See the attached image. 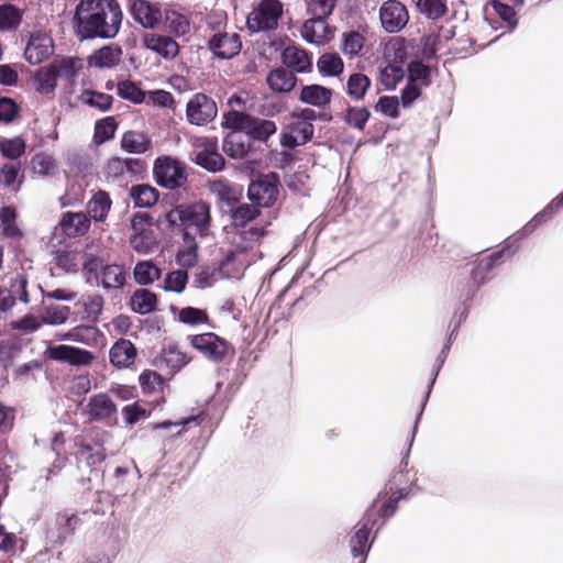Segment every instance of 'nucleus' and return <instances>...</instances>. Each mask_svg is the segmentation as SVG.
Here are the masks:
<instances>
[{
	"instance_id": "obj_5",
	"label": "nucleus",
	"mask_w": 563,
	"mask_h": 563,
	"mask_svg": "<svg viewBox=\"0 0 563 563\" xmlns=\"http://www.w3.org/2000/svg\"><path fill=\"white\" fill-rule=\"evenodd\" d=\"M224 125L231 130L243 131L247 139L258 142H267L277 131L274 121L235 110L224 115Z\"/></svg>"
},
{
	"instance_id": "obj_29",
	"label": "nucleus",
	"mask_w": 563,
	"mask_h": 563,
	"mask_svg": "<svg viewBox=\"0 0 563 563\" xmlns=\"http://www.w3.org/2000/svg\"><path fill=\"white\" fill-rule=\"evenodd\" d=\"M298 98L302 103L323 108L331 102L332 90L321 85L311 84L301 88Z\"/></svg>"
},
{
	"instance_id": "obj_21",
	"label": "nucleus",
	"mask_w": 563,
	"mask_h": 563,
	"mask_svg": "<svg viewBox=\"0 0 563 563\" xmlns=\"http://www.w3.org/2000/svg\"><path fill=\"white\" fill-rule=\"evenodd\" d=\"M232 246L240 253L252 250L264 236L265 231L257 223L247 227L233 228Z\"/></svg>"
},
{
	"instance_id": "obj_26",
	"label": "nucleus",
	"mask_w": 563,
	"mask_h": 563,
	"mask_svg": "<svg viewBox=\"0 0 563 563\" xmlns=\"http://www.w3.org/2000/svg\"><path fill=\"white\" fill-rule=\"evenodd\" d=\"M122 54L121 46L112 43L95 51L88 57V65L96 68H112L120 63Z\"/></svg>"
},
{
	"instance_id": "obj_11",
	"label": "nucleus",
	"mask_w": 563,
	"mask_h": 563,
	"mask_svg": "<svg viewBox=\"0 0 563 563\" xmlns=\"http://www.w3.org/2000/svg\"><path fill=\"white\" fill-rule=\"evenodd\" d=\"M218 108L214 100L202 93H195L186 106L187 121L192 125H206L214 120Z\"/></svg>"
},
{
	"instance_id": "obj_51",
	"label": "nucleus",
	"mask_w": 563,
	"mask_h": 563,
	"mask_svg": "<svg viewBox=\"0 0 563 563\" xmlns=\"http://www.w3.org/2000/svg\"><path fill=\"white\" fill-rule=\"evenodd\" d=\"M117 91L122 99L129 100L135 104L142 103L146 99V92L131 80L118 82Z\"/></svg>"
},
{
	"instance_id": "obj_43",
	"label": "nucleus",
	"mask_w": 563,
	"mask_h": 563,
	"mask_svg": "<svg viewBox=\"0 0 563 563\" xmlns=\"http://www.w3.org/2000/svg\"><path fill=\"white\" fill-rule=\"evenodd\" d=\"M317 68L323 76L336 77L342 74L344 64L339 54L323 53L317 62Z\"/></svg>"
},
{
	"instance_id": "obj_40",
	"label": "nucleus",
	"mask_w": 563,
	"mask_h": 563,
	"mask_svg": "<svg viewBox=\"0 0 563 563\" xmlns=\"http://www.w3.org/2000/svg\"><path fill=\"white\" fill-rule=\"evenodd\" d=\"M130 197L135 207L150 208L157 202L159 192L156 188L147 184H140L131 188Z\"/></svg>"
},
{
	"instance_id": "obj_57",
	"label": "nucleus",
	"mask_w": 563,
	"mask_h": 563,
	"mask_svg": "<svg viewBox=\"0 0 563 563\" xmlns=\"http://www.w3.org/2000/svg\"><path fill=\"white\" fill-rule=\"evenodd\" d=\"M307 10L312 18L325 20L336 5V0H306Z\"/></svg>"
},
{
	"instance_id": "obj_25",
	"label": "nucleus",
	"mask_w": 563,
	"mask_h": 563,
	"mask_svg": "<svg viewBox=\"0 0 563 563\" xmlns=\"http://www.w3.org/2000/svg\"><path fill=\"white\" fill-rule=\"evenodd\" d=\"M136 347L126 339H119L109 351L110 363L117 368L130 367L136 358Z\"/></svg>"
},
{
	"instance_id": "obj_50",
	"label": "nucleus",
	"mask_w": 563,
	"mask_h": 563,
	"mask_svg": "<svg viewBox=\"0 0 563 563\" xmlns=\"http://www.w3.org/2000/svg\"><path fill=\"white\" fill-rule=\"evenodd\" d=\"M156 244L152 230H141L130 238L131 247L140 254H148Z\"/></svg>"
},
{
	"instance_id": "obj_24",
	"label": "nucleus",
	"mask_w": 563,
	"mask_h": 563,
	"mask_svg": "<svg viewBox=\"0 0 563 563\" xmlns=\"http://www.w3.org/2000/svg\"><path fill=\"white\" fill-rule=\"evenodd\" d=\"M210 192L228 207L236 205L243 195L241 185L231 183L227 179H217L209 183Z\"/></svg>"
},
{
	"instance_id": "obj_45",
	"label": "nucleus",
	"mask_w": 563,
	"mask_h": 563,
	"mask_svg": "<svg viewBox=\"0 0 563 563\" xmlns=\"http://www.w3.org/2000/svg\"><path fill=\"white\" fill-rule=\"evenodd\" d=\"M78 100L91 108H96L100 111H107L111 108L113 98L108 93L85 89L78 97Z\"/></svg>"
},
{
	"instance_id": "obj_7",
	"label": "nucleus",
	"mask_w": 563,
	"mask_h": 563,
	"mask_svg": "<svg viewBox=\"0 0 563 563\" xmlns=\"http://www.w3.org/2000/svg\"><path fill=\"white\" fill-rule=\"evenodd\" d=\"M279 177L275 173L260 176L247 188V197L251 202L260 208H269L277 200L279 194Z\"/></svg>"
},
{
	"instance_id": "obj_19",
	"label": "nucleus",
	"mask_w": 563,
	"mask_h": 563,
	"mask_svg": "<svg viewBox=\"0 0 563 563\" xmlns=\"http://www.w3.org/2000/svg\"><path fill=\"white\" fill-rule=\"evenodd\" d=\"M142 169V162L137 158L112 157L107 163V177L109 179L126 183Z\"/></svg>"
},
{
	"instance_id": "obj_9",
	"label": "nucleus",
	"mask_w": 563,
	"mask_h": 563,
	"mask_svg": "<svg viewBox=\"0 0 563 563\" xmlns=\"http://www.w3.org/2000/svg\"><path fill=\"white\" fill-rule=\"evenodd\" d=\"M195 163L210 173L224 168V157L219 153L218 142L214 137H200L194 144Z\"/></svg>"
},
{
	"instance_id": "obj_35",
	"label": "nucleus",
	"mask_w": 563,
	"mask_h": 563,
	"mask_svg": "<svg viewBox=\"0 0 563 563\" xmlns=\"http://www.w3.org/2000/svg\"><path fill=\"white\" fill-rule=\"evenodd\" d=\"M131 309L139 314H147L156 309L157 297L148 289H136L130 298Z\"/></svg>"
},
{
	"instance_id": "obj_60",
	"label": "nucleus",
	"mask_w": 563,
	"mask_h": 563,
	"mask_svg": "<svg viewBox=\"0 0 563 563\" xmlns=\"http://www.w3.org/2000/svg\"><path fill=\"white\" fill-rule=\"evenodd\" d=\"M0 221L3 228V233L10 238H18L21 235L19 228L15 225V211L11 207H2L0 210Z\"/></svg>"
},
{
	"instance_id": "obj_27",
	"label": "nucleus",
	"mask_w": 563,
	"mask_h": 563,
	"mask_svg": "<svg viewBox=\"0 0 563 563\" xmlns=\"http://www.w3.org/2000/svg\"><path fill=\"white\" fill-rule=\"evenodd\" d=\"M62 231L68 238L84 235L90 228V218L84 212H65L59 221Z\"/></svg>"
},
{
	"instance_id": "obj_41",
	"label": "nucleus",
	"mask_w": 563,
	"mask_h": 563,
	"mask_svg": "<svg viewBox=\"0 0 563 563\" xmlns=\"http://www.w3.org/2000/svg\"><path fill=\"white\" fill-rule=\"evenodd\" d=\"M563 207V196L560 194L555 197L541 212L537 213L534 218L528 222L522 232L519 233L520 238L532 233L541 223L545 222L553 213Z\"/></svg>"
},
{
	"instance_id": "obj_16",
	"label": "nucleus",
	"mask_w": 563,
	"mask_h": 563,
	"mask_svg": "<svg viewBox=\"0 0 563 563\" xmlns=\"http://www.w3.org/2000/svg\"><path fill=\"white\" fill-rule=\"evenodd\" d=\"M53 53L52 38L42 32L32 33L24 49V58L31 65L41 64Z\"/></svg>"
},
{
	"instance_id": "obj_34",
	"label": "nucleus",
	"mask_w": 563,
	"mask_h": 563,
	"mask_svg": "<svg viewBox=\"0 0 563 563\" xmlns=\"http://www.w3.org/2000/svg\"><path fill=\"white\" fill-rule=\"evenodd\" d=\"M261 208L255 203H239L230 208L231 225L233 228L247 227L260 216Z\"/></svg>"
},
{
	"instance_id": "obj_48",
	"label": "nucleus",
	"mask_w": 563,
	"mask_h": 563,
	"mask_svg": "<svg viewBox=\"0 0 563 563\" xmlns=\"http://www.w3.org/2000/svg\"><path fill=\"white\" fill-rule=\"evenodd\" d=\"M369 87L371 80L366 75L362 73H354L347 79L346 92L351 98L361 100L364 98Z\"/></svg>"
},
{
	"instance_id": "obj_6",
	"label": "nucleus",
	"mask_w": 563,
	"mask_h": 563,
	"mask_svg": "<svg viewBox=\"0 0 563 563\" xmlns=\"http://www.w3.org/2000/svg\"><path fill=\"white\" fill-rule=\"evenodd\" d=\"M153 174L157 185L166 189H178L187 183L185 164L170 156L156 158Z\"/></svg>"
},
{
	"instance_id": "obj_61",
	"label": "nucleus",
	"mask_w": 563,
	"mask_h": 563,
	"mask_svg": "<svg viewBox=\"0 0 563 563\" xmlns=\"http://www.w3.org/2000/svg\"><path fill=\"white\" fill-rule=\"evenodd\" d=\"M25 151V143L21 137L5 139L0 142V152L10 159L19 158Z\"/></svg>"
},
{
	"instance_id": "obj_53",
	"label": "nucleus",
	"mask_w": 563,
	"mask_h": 563,
	"mask_svg": "<svg viewBox=\"0 0 563 563\" xmlns=\"http://www.w3.org/2000/svg\"><path fill=\"white\" fill-rule=\"evenodd\" d=\"M9 287H7V291L11 292L12 298L14 300L19 299L23 303L29 302V294L26 290L27 287V278L22 273H15L9 278Z\"/></svg>"
},
{
	"instance_id": "obj_15",
	"label": "nucleus",
	"mask_w": 563,
	"mask_h": 563,
	"mask_svg": "<svg viewBox=\"0 0 563 563\" xmlns=\"http://www.w3.org/2000/svg\"><path fill=\"white\" fill-rule=\"evenodd\" d=\"M51 360L68 363L69 365H89L95 356L91 352L71 345H53L46 350Z\"/></svg>"
},
{
	"instance_id": "obj_39",
	"label": "nucleus",
	"mask_w": 563,
	"mask_h": 563,
	"mask_svg": "<svg viewBox=\"0 0 563 563\" xmlns=\"http://www.w3.org/2000/svg\"><path fill=\"white\" fill-rule=\"evenodd\" d=\"M242 254L243 253H240L233 249L225 255L219 266V271L222 277H238L241 274L243 267L249 265V261L242 258Z\"/></svg>"
},
{
	"instance_id": "obj_54",
	"label": "nucleus",
	"mask_w": 563,
	"mask_h": 563,
	"mask_svg": "<svg viewBox=\"0 0 563 563\" xmlns=\"http://www.w3.org/2000/svg\"><path fill=\"white\" fill-rule=\"evenodd\" d=\"M85 258L77 251H60L55 256L57 267L70 273L76 272L79 264L82 265Z\"/></svg>"
},
{
	"instance_id": "obj_37",
	"label": "nucleus",
	"mask_w": 563,
	"mask_h": 563,
	"mask_svg": "<svg viewBox=\"0 0 563 563\" xmlns=\"http://www.w3.org/2000/svg\"><path fill=\"white\" fill-rule=\"evenodd\" d=\"M111 203L109 195L103 190H99L88 201L87 212L91 219L101 222L107 218Z\"/></svg>"
},
{
	"instance_id": "obj_56",
	"label": "nucleus",
	"mask_w": 563,
	"mask_h": 563,
	"mask_svg": "<svg viewBox=\"0 0 563 563\" xmlns=\"http://www.w3.org/2000/svg\"><path fill=\"white\" fill-rule=\"evenodd\" d=\"M405 70L399 65L388 64L380 70V82L387 90H393L402 80Z\"/></svg>"
},
{
	"instance_id": "obj_36",
	"label": "nucleus",
	"mask_w": 563,
	"mask_h": 563,
	"mask_svg": "<svg viewBox=\"0 0 563 563\" xmlns=\"http://www.w3.org/2000/svg\"><path fill=\"white\" fill-rule=\"evenodd\" d=\"M152 146L151 139L142 132L128 131L121 140V147L128 153L143 154Z\"/></svg>"
},
{
	"instance_id": "obj_22",
	"label": "nucleus",
	"mask_w": 563,
	"mask_h": 563,
	"mask_svg": "<svg viewBox=\"0 0 563 563\" xmlns=\"http://www.w3.org/2000/svg\"><path fill=\"white\" fill-rule=\"evenodd\" d=\"M518 247L511 250V245L507 243L500 251L486 256L481 260L477 265L472 269L471 278L474 284H484L487 279L488 274L500 262L504 256H511L517 252Z\"/></svg>"
},
{
	"instance_id": "obj_33",
	"label": "nucleus",
	"mask_w": 563,
	"mask_h": 563,
	"mask_svg": "<svg viewBox=\"0 0 563 563\" xmlns=\"http://www.w3.org/2000/svg\"><path fill=\"white\" fill-rule=\"evenodd\" d=\"M242 131L232 130L223 140L222 150L232 158H243L250 152V139L241 134Z\"/></svg>"
},
{
	"instance_id": "obj_46",
	"label": "nucleus",
	"mask_w": 563,
	"mask_h": 563,
	"mask_svg": "<svg viewBox=\"0 0 563 563\" xmlns=\"http://www.w3.org/2000/svg\"><path fill=\"white\" fill-rule=\"evenodd\" d=\"M404 497H406V495L401 489L393 493L388 498L384 500V497L382 494H379L369 510L373 512V508L378 507L377 514L379 517L384 519L390 518L397 510L398 501Z\"/></svg>"
},
{
	"instance_id": "obj_20",
	"label": "nucleus",
	"mask_w": 563,
	"mask_h": 563,
	"mask_svg": "<svg viewBox=\"0 0 563 563\" xmlns=\"http://www.w3.org/2000/svg\"><path fill=\"white\" fill-rule=\"evenodd\" d=\"M90 420L108 421L117 416V406L107 393L92 395L86 406Z\"/></svg>"
},
{
	"instance_id": "obj_4",
	"label": "nucleus",
	"mask_w": 563,
	"mask_h": 563,
	"mask_svg": "<svg viewBox=\"0 0 563 563\" xmlns=\"http://www.w3.org/2000/svg\"><path fill=\"white\" fill-rule=\"evenodd\" d=\"M82 269L88 283H95L108 292L122 289L126 282V274L121 265L106 263L95 255L85 256Z\"/></svg>"
},
{
	"instance_id": "obj_31",
	"label": "nucleus",
	"mask_w": 563,
	"mask_h": 563,
	"mask_svg": "<svg viewBox=\"0 0 563 563\" xmlns=\"http://www.w3.org/2000/svg\"><path fill=\"white\" fill-rule=\"evenodd\" d=\"M266 82L273 91L286 93L295 88L297 78L289 69L279 67L268 73Z\"/></svg>"
},
{
	"instance_id": "obj_28",
	"label": "nucleus",
	"mask_w": 563,
	"mask_h": 563,
	"mask_svg": "<svg viewBox=\"0 0 563 563\" xmlns=\"http://www.w3.org/2000/svg\"><path fill=\"white\" fill-rule=\"evenodd\" d=\"M283 64L292 73H309L312 67L308 53L297 46H287L282 53Z\"/></svg>"
},
{
	"instance_id": "obj_2",
	"label": "nucleus",
	"mask_w": 563,
	"mask_h": 563,
	"mask_svg": "<svg viewBox=\"0 0 563 563\" xmlns=\"http://www.w3.org/2000/svg\"><path fill=\"white\" fill-rule=\"evenodd\" d=\"M84 62L79 57H63L54 59L46 66L40 67L34 75L35 90L47 98H53L57 81H65L64 93L70 96L75 91V78L82 69Z\"/></svg>"
},
{
	"instance_id": "obj_44",
	"label": "nucleus",
	"mask_w": 563,
	"mask_h": 563,
	"mask_svg": "<svg viewBox=\"0 0 563 563\" xmlns=\"http://www.w3.org/2000/svg\"><path fill=\"white\" fill-rule=\"evenodd\" d=\"M104 298L99 294H92L85 297L82 300L84 317L88 323H96L103 311Z\"/></svg>"
},
{
	"instance_id": "obj_17",
	"label": "nucleus",
	"mask_w": 563,
	"mask_h": 563,
	"mask_svg": "<svg viewBox=\"0 0 563 563\" xmlns=\"http://www.w3.org/2000/svg\"><path fill=\"white\" fill-rule=\"evenodd\" d=\"M314 128L307 120H294L282 133L280 144L287 148H295L306 144L313 135Z\"/></svg>"
},
{
	"instance_id": "obj_49",
	"label": "nucleus",
	"mask_w": 563,
	"mask_h": 563,
	"mask_svg": "<svg viewBox=\"0 0 563 563\" xmlns=\"http://www.w3.org/2000/svg\"><path fill=\"white\" fill-rule=\"evenodd\" d=\"M22 20V11L13 4L0 5V30L10 31L16 29Z\"/></svg>"
},
{
	"instance_id": "obj_55",
	"label": "nucleus",
	"mask_w": 563,
	"mask_h": 563,
	"mask_svg": "<svg viewBox=\"0 0 563 563\" xmlns=\"http://www.w3.org/2000/svg\"><path fill=\"white\" fill-rule=\"evenodd\" d=\"M188 283V274L184 269H177L169 272L162 285V288L165 291H173L176 294H180L185 290L186 285Z\"/></svg>"
},
{
	"instance_id": "obj_30",
	"label": "nucleus",
	"mask_w": 563,
	"mask_h": 563,
	"mask_svg": "<svg viewBox=\"0 0 563 563\" xmlns=\"http://www.w3.org/2000/svg\"><path fill=\"white\" fill-rule=\"evenodd\" d=\"M190 358L186 353L181 352L175 345H169L168 347L163 349L159 357L156 360V365L159 368H168V374L173 375L188 364Z\"/></svg>"
},
{
	"instance_id": "obj_8",
	"label": "nucleus",
	"mask_w": 563,
	"mask_h": 563,
	"mask_svg": "<svg viewBox=\"0 0 563 563\" xmlns=\"http://www.w3.org/2000/svg\"><path fill=\"white\" fill-rule=\"evenodd\" d=\"M282 13L283 4L278 0H262L258 9L247 16V27L251 32L274 30Z\"/></svg>"
},
{
	"instance_id": "obj_62",
	"label": "nucleus",
	"mask_w": 563,
	"mask_h": 563,
	"mask_svg": "<svg viewBox=\"0 0 563 563\" xmlns=\"http://www.w3.org/2000/svg\"><path fill=\"white\" fill-rule=\"evenodd\" d=\"M99 330L95 325H78L73 328V342L91 345L96 342Z\"/></svg>"
},
{
	"instance_id": "obj_64",
	"label": "nucleus",
	"mask_w": 563,
	"mask_h": 563,
	"mask_svg": "<svg viewBox=\"0 0 563 563\" xmlns=\"http://www.w3.org/2000/svg\"><path fill=\"white\" fill-rule=\"evenodd\" d=\"M417 7L429 19H439L445 13V5L440 0H418Z\"/></svg>"
},
{
	"instance_id": "obj_13",
	"label": "nucleus",
	"mask_w": 563,
	"mask_h": 563,
	"mask_svg": "<svg viewBox=\"0 0 563 563\" xmlns=\"http://www.w3.org/2000/svg\"><path fill=\"white\" fill-rule=\"evenodd\" d=\"M376 522L375 515L372 514L371 510H367L364 518L358 521L354 531L350 537L349 545L351 550V554L354 559L362 558L365 559L374 539L369 542V532Z\"/></svg>"
},
{
	"instance_id": "obj_3",
	"label": "nucleus",
	"mask_w": 563,
	"mask_h": 563,
	"mask_svg": "<svg viewBox=\"0 0 563 563\" xmlns=\"http://www.w3.org/2000/svg\"><path fill=\"white\" fill-rule=\"evenodd\" d=\"M210 221V206L203 201L178 206L167 211L162 220L168 229L183 227L185 240H190L196 235L200 238L209 236Z\"/></svg>"
},
{
	"instance_id": "obj_63",
	"label": "nucleus",
	"mask_w": 563,
	"mask_h": 563,
	"mask_svg": "<svg viewBox=\"0 0 563 563\" xmlns=\"http://www.w3.org/2000/svg\"><path fill=\"white\" fill-rule=\"evenodd\" d=\"M371 113L363 107H351L345 114V122L357 130H363Z\"/></svg>"
},
{
	"instance_id": "obj_52",
	"label": "nucleus",
	"mask_w": 563,
	"mask_h": 563,
	"mask_svg": "<svg viewBox=\"0 0 563 563\" xmlns=\"http://www.w3.org/2000/svg\"><path fill=\"white\" fill-rule=\"evenodd\" d=\"M342 37L343 41L341 49L343 54L350 56L351 58L357 56L364 46V36L357 31H350L343 33Z\"/></svg>"
},
{
	"instance_id": "obj_32",
	"label": "nucleus",
	"mask_w": 563,
	"mask_h": 563,
	"mask_svg": "<svg viewBox=\"0 0 563 563\" xmlns=\"http://www.w3.org/2000/svg\"><path fill=\"white\" fill-rule=\"evenodd\" d=\"M146 47L166 59L176 57L179 53L178 43L169 36L152 34L145 38Z\"/></svg>"
},
{
	"instance_id": "obj_38",
	"label": "nucleus",
	"mask_w": 563,
	"mask_h": 563,
	"mask_svg": "<svg viewBox=\"0 0 563 563\" xmlns=\"http://www.w3.org/2000/svg\"><path fill=\"white\" fill-rule=\"evenodd\" d=\"M161 275L162 269L152 261H140L133 268V278L141 286L153 284L161 278Z\"/></svg>"
},
{
	"instance_id": "obj_23",
	"label": "nucleus",
	"mask_w": 563,
	"mask_h": 563,
	"mask_svg": "<svg viewBox=\"0 0 563 563\" xmlns=\"http://www.w3.org/2000/svg\"><path fill=\"white\" fill-rule=\"evenodd\" d=\"M130 12L134 21L146 29L155 27L162 19L159 9L145 0H132Z\"/></svg>"
},
{
	"instance_id": "obj_47",
	"label": "nucleus",
	"mask_w": 563,
	"mask_h": 563,
	"mask_svg": "<svg viewBox=\"0 0 563 563\" xmlns=\"http://www.w3.org/2000/svg\"><path fill=\"white\" fill-rule=\"evenodd\" d=\"M70 316V308L68 306L51 305L44 308L41 320L42 324L62 325L67 322Z\"/></svg>"
},
{
	"instance_id": "obj_59",
	"label": "nucleus",
	"mask_w": 563,
	"mask_h": 563,
	"mask_svg": "<svg viewBox=\"0 0 563 563\" xmlns=\"http://www.w3.org/2000/svg\"><path fill=\"white\" fill-rule=\"evenodd\" d=\"M178 320L185 324L198 325L207 323L209 318L205 310L195 307H185L178 311Z\"/></svg>"
},
{
	"instance_id": "obj_1",
	"label": "nucleus",
	"mask_w": 563,
	"mask_h": 563,
	"mask_svg": "<svg viewBox=\"0 0 563 563\" xmlns=\"http://www.w3.org/2000/svg\"><path fill=\"white\" fill-rule=\"evenodd\" d=\"M122 18L117 0H79L73 24L80 40L114 38L120 31Z\"/></svg>"
},
{
	"instance_id": "obj_42",
	"label": "nucleus",
	"mask_w": 563,
	"mask_h": 563,
	"mask_svg": "<svg viewBox=\"0 0 563 563\" xmlns=\"http://www.w3.org/2000/svg\"><path fill=\"white\" fill-rule=\"evenodd\" d=\"M327 29L325 20L310 18L302 24L301 36L306 42L317 44L324 38Z\"/></svg>"
},
{
	"instance_id": "obj_14",
	"label": "nucleus",
	"mask_w": 563,
	"mask_h": 563,
	"mask_svg": "<svg viewBox=\"0 0 563 563\" xmlns=\"http://www.w3.org/2000/svg\"><path fill=\"white\" fill-rule=\"evenodd\" d=\"M379 20L383 29L388 33L401 31L409 21L406 5L398 0H387L379 8Z\"/></svg>"
},
{
	"instance_id": "obj_10",
	"label": "nucleus",
	"mask_w": 563,
	"mask_h": 563,
	"mask_svg": "<svg viewBox=\"0 0 563 563\" xmlns=\"http://www.w3.org/2000/svg\"><path fill=\"white\" fill-rule=\"evenodd\" d=\"M190 345L207 360L219 363L228 352L229 343L213 332L188 335Z\"/></svg>"
},
{
	"instance_id": "obj_58",
	"label": "nucleus",
	"mask_w": 563,
	"mask_h": 563,
	"mask_svg": "<svg viewBox=\"0 0 563 563\" xmlns=\"http://www.w3.org/2000/svg\"><path fill=\"white\" fill-rule=\"evenodd\" d=\"M117 122L113 117H107L96 122L95 125V141L103 143L114 136L117 130Z\"/></svg>"
},
{
	"instance_id": "obj_18",
	"label": "nucleus",
	"mask_w": 563,
	"mask_h": 563,
	"mask_svg": "<svg viewBox=\"0 0 563 563\" xmlns=\"http://www.w3.org/2000/svg\"><path fill=\"white\" fill-rule=\"evenodd\" d=\"M209 49L221 59H229L238 55L242 48L240 36L236 33H217L208 42Z\"/></svg>"
},
{
	"instance_id": "obj_12",
	"label": "nucleus",
	"mask_w": 563,
	"mask_h": 563,
	"mask_svg": "<svg viewBox=\"0 0 563 563\" xmlns=\"http://www.w3.org/2000/svg\"><path fill=\"white\" fill-rule=\"evenodd\" d=\"M463 319H465L464 312L461 314L459 321L456 322V324L452 329V331H451L446 342L444 343L441 352L439 353V355L435 358V362H434V365H433V369H432V374H431V378H430V382H429V385H428V389H427V393H426V396H424L421 409H420V411L417 415V419L415 421V426H413V429H412V432H411V435H410V439H409V448H408L406 454L404 455V457L401 459V464L405 465V466L408 464V455H409V451H410V448L412 445V442L415 440V435H416V431H417L419 419H420V417H421V415L423 412L426 402H427V400L429 398V395H430L431 389H432V387H433V385L435 383V379H437V377L439 375V372H440L441 367L443 366V364L445 363V360L448 357L449 351L451 349L452 339H453V336L455 334V331L460 327V324H461Z\"/></svg>"
}]
</instances>
